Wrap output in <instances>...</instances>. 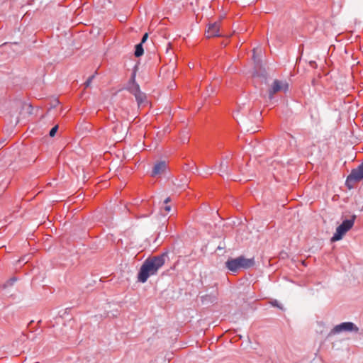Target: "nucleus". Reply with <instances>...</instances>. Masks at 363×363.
<instances>
[{
	"instance_id": "nucleus-1",
	"label": "nucleus",
	"mask_w": 363,
	"mask_h": 363,
	"mask_svg": "<svg viewBox=\"0 0 363 363\" xmlns=\"http://www.w3.org/2000/svg\"><path fill=\"white\" fill-rule=\"evenodd\" d=\"M166 256V254H162L146 259L138 274V281L145 283L150 276L157 274L158 270L164 264Z\"/></svg>"
},
{
	"instance_id": "nucleus-2",
	"label": "nucleus",
	"mask_w": 363,
	"mask_h": 363,
	"mask_svg": "<svg viewBox=\"0 0 363 363\" xmlns=\"http://www.w3.org/2000/svg\"><path fill=\"white\" fill-rule=\"evenodd\" d=\"M225 267L232 272H236L240 268L248 269L255 264L254 259H247L243 256L237 258L228 259L225 263Z\"/></svg>"
},
{
	"instance_id": "nucleus-3",
	"label": "nucleus",
	"mask_w": 363,
	"mask_h": 363,
	"mask_svg": "<svg viewBox=\"0 0 363 363\" xmlns=\"http://www.w3.org/2000/svg\"><path fill=\"white\" fill-rule=\"evenodd\" d=\"M356 216L353 215L350 219L343 220V222L336 228L335 233L331 238V241L335 242L341 240L344 235L352 228Z\"/></svg>"
},
{
	"instance_id": "nucleus-4",
	"label": "nucleus",
	"mask_w": 363,
	"mask_h": 363,
	"mask_svg": "<svg viewBox=\"0 0 363 363\" xmlns=\"http://www.w3.org/2000/svg\"><path fill=\"white\" fill-rule=\"evenodd\" d=\"M362 179L363 162L356 169L352 170L351 173L347 176L345 184L349 189H352L354 183L359 182Z\"/></svg>"
},
{
	"instance_id": "nucleus-5",
	"label": "nucleus",
	"mask_w": 363,
	"mask_h": 363,
	"mask_svg": "<svg viewBox=\"0 0 363 363\" xmlns=\"http://www.w3.org/2000/svg\"><path fill=\"white\" fill-rule=\"evenodd\" d=\"M359 328L352 322H344L336 325L330 332V335L339 334L343 332L358 333Z\"/></svg>"
},
{
	"instance_id": "nucleus-6",
	"label": "nucleus",
	"mask_w": 363,
	"mask_h": 363,
	"mask_svg": "<svg viewBox=\"0 0 363 363\" xmlns=\"http://www.w3.org/2000/svg\"><path fill=\"white\" fill-rule=\"evenodd\" d=\"M127 89L135 96L138 106L144 104L146 96L140 91V86L138 83L128 84Z\"/></svg>"
},
{
	"instance_id": "nucleus-7",
	"label": "nucleus",
	"mask_w": 363,
	"mask_h": 363,
	"mask_svg": "<svg viewBox=\"0 0 363 363\" xmlns=\"http://www.w3.org/2000/svg\"><path fill=\"white\" fill-rule=\"evenodd\" d=\"M288 89V84L279 80H274L269 90V99H272L274 94L283 90L286 91Z\"/></svg>"
},
{
	"instance_id": "nucleus-8",
	"label": "nucleus",
	"mask_w": 363,
	"mask_h": 363,
	"mask_svg": "<svg viewBox=\"0 0 363 363\" xmlns=\"http://www.w3.org/2000/svg\"><path fill=\"white\" fill-rule=\"evenodd\" d=\"M220 25L218 22H214L209 24L208 30H206V37L212 38L219 36Z\"/></svg>"
},
{
	"instance_id": "nucleus-9",
	"label": "nucleus",
	"mask_w": 363,
	"mask_h": 363,
	"mask_svg": "<svg viewBox=\"0 0 363 363\" xmlns=\"http://www.w3.org/2000/svg\"><path fill=\"white\" fill-rule=\"evenodd\" d=\"M166 169V162L164 161H160L155 164L152 171V177H155L158 174H162Z\"/></svg>"
},
{
	"instance_id": "nucleus-10",
	"label": "nucleus",
	"mask_w": 363,
	"mask_h": 363,
	"mask_svg": "<svg viewBox=\"0 0 363 363\" xmlns=\"http://www.w3.org/2000/svg\"><path fill=\"white\" fill-rule=\"evenodd\" d=\"M228 159V156L224 157L220 163L219 171L222 173L229 174Z\"/></svg>"
},
{
	"instance_id": "nucleus-11",
	"label": "nucleus",
	"mask_w": 363,
	"mask_h": 363,
	"mask_svg": "<svg viewBox=\"0 0 363 363\" xmlns=\"http://www.w3.org/2000/svg\"><path fill=\"white\" fill-rule=\"evenodd\" d=\"M144 50L142 43H139L135 46V56L138 57L143 55Z\"/></svg>"
},
{
	"instance_id": "nucleus-12",
	"label": "nucleus",
	"mask_w": 363,
	"mask_h": 363,
	"mask_svg": "<svg viewBox=\"0 0 363 363\" xmlns=\"http://www.w3.org/2000/svg\"><path fill=\"white\" fill-rule=\"evenodd\" d=\"M16 281L17 278L16 277H11L4 284V288L13 286Z\"/></svg>"
},
{
	"instance_id": "nucleus-13",
	"label": "nucleus",
	"mask_w": 363,
	"mask_h": 363,
	"mask_svg": "<svg viewBox=\"0 0 363 363\" xmlns=\"http://www.w3.org/2000/svg\"><path fill=\"white\" fill-rule=\"evenodd\" d=\"M96 74V72L94 74H92L91 76H90L87 80L84 82V85L85 86V88H87L90 86L92 80L94 79L95 77V74Z\"/></svg>"
},
{
	"instance_id": "nucleus-14",
	"label": "nucleus",
	"mask_w": 363,
	"mask_h": 363,
	"mask_svg": "<svg viewBox=\"0 0 363 363\" xmlns=\"http://www.w3.org/2000/svg\"><path fill=\"white\" fill-rule=\"evenodd\" d=\"M58 130V125H55L50 130V133H49V135L50 137H54L55 135L56 134L57 131Z\"/></svg>"
},
{
	"instance_id": "nucleus-15",
	"label": "nucleus",
	"mask_w": 363,
	"mask_h": 363,
	"mask_svg": "<svg viewBox=\"0 0 363 363\" xmlns=\"http://www.w3.org/2000/svg\"><path fill=\"white\" fill-rule=\"evenodd\" d=\"M135 76H136V73H135V71H134L132 74H131V77H130V79L128 82V84H133V83H137L135 82Z\"/></svg>"
},
{
	"instance_id": "nucleus-16",
	"label": "nucleus",
	"mask_w": 363,
	"mask_h": 363,
	"mask_svg": "<svg viewBox=\"0 0 363 363\" xmlns=\"http://www.w3.org/2000/svg\"><path fill=\"white\" fill-rule=\"evenodd\" d=\"M148 38V34L146 33L143 35V38H142V40H141V42L140 43H142L143 44L144 43L146 42L147 39Z\"/></svg>"
},
{
	"instance_id": "nucleus-17",
	"label": "nucleus",
	"mask_w": 363,
	"mask_h": 363,
	"mask_svg": "<svg viewBox=\"0 0 363 363\" xmlns=\"http://www.w3.org/2000/svg\"><path fill=\"white\" fill-rule=\"evenodd\" d=\"M272 304L274 306H277V307H279V308H281V307L280 306L279 302L277 300H274V301H272Z\"/></svg>"
},
{
	"instance_id": "nucleus-18",
	"label": "nucleus",
	"mask_w": 363,
	"mask_h": 363,
	"mask_svg": "<svg viewBox=\"0 0 363 363\" xmlns=\"http://www.w3.org/2000/svg\"><path fill=\"white\" fill-rule=\"evenodd\" d=\"M164 209L165 210V211L169 212L171 210V206L167 204H165V206H164Z\"/></svg>"
},
{
	"instance_id": "nucleus-19",
	"label": "nucleus",
	"mask_w": 363,
	"mask_h": 363,
	"mask_svg": "<svg viewBox=\"0 0 363 363\" xmlns=\"http://www.w3.org/2000/svg\"><path fill=\"white\" fill-rule=\"evenodd\" d=\"M170 201V198L168 197L164 201V204H167Z\"/></svg>"
},
{
	"instance_id": "nucleus-20",
	"label": "nucleus",
	"mask_w": 363,
	"mask_h": 363,
	"mask_svg": "<svg viewBox=\"0 0 363 363\" xmlns=\"http://www.w3.org/2000/svg\"><path fill=\"white\" fill-rule=\"evenodd\" d=\"M315 62H311V65H315Z\"/></svg>"
},
{
	"instance_id": "nucleus-21",
	"label": "nucleus",
	"mask_w": 363,
	"mask_h": 363,
	"mask_svg": "<svg viewBox=\"0 0 363 363\" xmlns=\"http://www.w3.org/2000/svg\"><path fill=\"white\" fill-rule=\"evenodd\" d=\"M188 140V138H186V139H184L183 140V143H185V140Z\"/></svg>"
}]
</instances>
